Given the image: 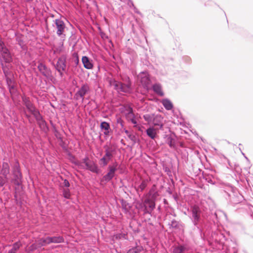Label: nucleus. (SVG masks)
I'll return each mask as SVG.
<instances>
[{
	"instance_id": "33",
	"label": "nucleus",
	"mask_w": 253,
	"mask_h": 253,
	"mask_svg": "<svg viewBox=\"0 0 253 253\" xmlns=\"http://www.w3.org/2000/svg\"><path fill=\"white\" fill-rule=\"evenodd\" d=\"M154 117V115L145 114L143 116V118L146 122L149 123L153 121Z\"/></svg>"
},
{
	"instance_id": "2",
	"label": "nucleus",
	"mask_w": 253,
	"mask_h": 253,
	"mask_svg": "<svg viewBox=\"0 0 253 253\" xmlns=\"http://www.w3.org/2000/svg\"><path fill=\"white\" fill-rule=\"evenodd\" d=\"M109 84L111 86H113L114 89L119 92H129L130 91V84H123L121 82L117 81L114 79L109 80Z\"/></svg>"
},
{
	"instance_id": "7",
	"label": "nucleus",
	"mask_w": 253,
	"mask_h": 253,
	"mask_svg": "<svg viewBox=\"0 0 253 253\" xmlns=\"http://www.w3.org/2000/svg\"><path fill=\"white\" fill-rule=\"evenodd\" d=\"M12 61V57L9 49L5 46L0 49V64L9 63Z\"/></svg>"
},
{
	"instance_id": "24",
	"label": "nucleus",
	"mask_w": 253,
	"mask_h": 253,
	"mask_svg": "<svg viewBox=\"0 0 253 253\" xmlns=\"http://www.w3.org/2000/svg\"><path fill=\"white\" fill-rule=\"evenodd\" d=\"M154 91L161 96H164V94L162 89V86L160 84H156L153 86Z\"/></svg>"
},
{
	"instance_id": "1",
	"label": "nucleus",
	"mask_w": 253,
	"mask_h": 253,
	"mask_svg": "<svg viewBox=\"0 0 253 253\" xmlns=\"http://www.w3.org/2000/svg\"><path fill=\"white\" fill-rule=\"evenodd\" d=\"M151 198H147L143 203L144 213L151 214L155 208V200L158 196V193L151 189L149 192Z\"/></svg>"
},
{
	"instance_id": "28",
	"label": "nucleus",
	"mask_w": 253,
	"mask_h": 253,
	"mask_svg": "<svg viewBox=\"0 0 253 253\" xmlns=\"http://www.w3.org/2000/svg\"><path fill=\"white\" fill-rule=\"evenodd\" d=\"M21 245L19 242H16L13 244L12 248L8 251L7 253H16V251L20 248Z\"/></svg>"
},
{
	"instance_id": "49",
	"label": "nucleus",
	"mask_w": 253,
	"mask_h": 253,
	"mask_svg": "<svg viewBox=\"0 0 253 253\" xmlns=\"http://www.w3.org/2000/svg\"><path fill=\"white\" fill-rule=\"evenodd\" d=\"M33 0H25L26 2H30L32 1Z\"/></svg>"
},
{
	"instance_id": "4",
	"label": "nucleus",
	"mask_w": 253,
	"mask_h": 253,
	"mask_svg": "<svg viewBox=\"0 0 253 253\" xmlns=\"http://www.w3.org/2000/svg\"><path fill=\"white\" fill-rule=\"evenodd\" d=\"M64 239L62 236L47 237L45 238L40 239L38 242L39 247L44 246L50 243H61Z\"/></svg>"
},
{
	"instance_id": "10",
	"label": "nucleus",
	"mask_w": 253,
	"mask_h": 253,
	"mask_svg": "<svg viewBox=\"0 0 253 253\" xmlns=\"http://www.w3.org/2000/svg\"><path fill=\"white\" fill-rule=\"evenodd\" d=\"M192 217L191 219L194 225L197 226L200 219L201 211L197 206H194L192 207Z\"/></svg>"
},
{
	"instance_id": "40",
	"label": "nucleus",
	"mask_w": 253,
	"mask_h": 253,
	"mask_svg": "<svg viewBox=\"0 0 253 253\" xmlns=\"http://www.w3.org/2000/svg\"><path fill=\"white\" fill-rule=\"evenodd\" d=\"M63 185L65 188H68L70 186L69 182L67 179H65L63 182Z\"/></svg>"
},
{
	"instance_id": "17",
	"label": "nucleus",
	"mask_w": 253,
	"mask_h": 253,
	"mask_svg": "<svg viewBox=\"0 0 253 253\" xmlns=\"http://www.w3.org/2000/svg\"><path fill=\"white\" fill-rule=\"evenodd\" d=\"M82 61L84 66L87 69H91L93 68V64L92 60H90L89 58L86 56H83Z\"/></svg>"
},
{
	"instance_id": "50",
	"label": "nucleus",
	"mask_w": 253,
	"mask_h": 253,
	"mask_svg": "<svg viewBox=\"0 0 253 253\" xmlns=\"http://www.w3.org/2000/svg\"><path fill=\"white\" fill-rule=\"evenodd\" d=\"M32 247L33 248H35V247H34V245H32Z\"/></svg>"
},
{
	"instance_id": "44",
	"label": "nucleus",
	"mask_w": 253,
	"mask_h": 253,
	"mask_svg": "<svg viewBox=\"0 0 253 253\" xmlns=\"http://www.w3.org/2000/svg\"><path fill=\"white\" fill-rule=\"evenodd\" d=\"M64 71H58V73H59V75H60V76L61 77H62L63 76V72Z\"/></svg>"
},
{
	"instance_id": "47",
	"label": "nucleus",
	"mask_w": 253,
	"mask_h": 253,
	"mask_svg": "<svg viewBox=\"0 0 253 253\" xmlns=\"http://www.w3.org/2000/svg\"><path fill=\"white\" fill-rule=\"evenodd\" d=\"M208 182L209 183H210L212 184H214V182H213V181H212L211 179H209V180H208Z\"/></svg>"
},
{
	"instance_id": "30",
	"label": "nucleus",
	"mask_w": 253,
	"mask_h": 253,
	"mask_svg": "<svg viewBox=\"0 0 253 253\" xmlns=\"http://www.w3.org/2000/svg\"><path fill=\"white\" fill-rule=\"evenodd\" d=\"M167 143L171 148H174L175 146V141L171 136H168L167 138Z\"/></svg>"
},
{
	"instance_id": "38",
	"label": "nucleus",
	"mask_w": 253,
	"mask_h": 253,
	"mask_svg": "<svg viewBox=\"0 0 253 253\" xmlns=\"http://www.w3.org/2000/svg\"><path fill=\"white\" fill-rule=\"evenodd\" d=\"M5 78H6V84L7 85H9V84H15L14 80L13 79H12L11 78H10L9 77H6Z\"/></svg>"
},
{
	"instance_id": "29",
	"label": "nucleus",
	"mask_w": 253,
	"mask_h": 253,
	"mask_svg": "<svg viewBox=\"0 0 253 253\" xmlns=\"http://www.w3.org/2000/svg\"><path fill=\"white\" fill-rule=\"evenodd\" d=\"M147 185V181L146 180H143L139 186L137 188H135V189L138 192L139 191V190L140 192H142L143 190L146 187Z\"/></svg>"
},
{
	"instance_id": "16",
	"label": "nucleus",
	"mask_w": 253,
	"mask_h": 253,
	"mask_svg": "<svg viewBox=\"0 0 253 253\" xmlns=\"http://www.w3.org/2000/svg\"><path fill=\"white\" fill-rule=\"evenodd\" d=\"M159 128H154L153 126H150L146 130L147 135L152 139H155L157 136Z\"/></svg>"
},
{
	"instance_id": "5",
	"label": "nucleus",
	"mask_w": 253,
	"mask_h": 253,
	"mask_svg": "<svg viewBox=\"0 0 253 253\" xmlns=\"http://www.w3.org/2000/svg\"><path fill=\"white\" fill-rule=\"evenodd\" d=\"M22 99L24 104L26 106L29 112L34 115L35 118H37V119L41 118L40 112L36 108L34 104L31 102L29 98L26 96H23Z\"/></svg>"
},
{
	"instance_id": "14",
	"label": "nucleus",
	"mask_w": 253,
	"mask_h": 253,
	"mask_svg": "<svg viewBox=\"0 0 253 253\" xmlns=\"http://www.w3.org/2000/svg\"><path fill=\"white\" fill-rule=\"evenodd\" d=\"M91 160H89L88 157H86L84 158L82 161H76L74 162V164L78 166L80 168L86 169L88 167L90 162Z\"/></svg>"
},
{
	"instance_id": "36",
	"label": "nucleus",
	"mask_w": 253,
	"mask_h": 253,
	"mask_svg": "<svg viewBox=\"0 0 253 253\" xmlns=\"http://www.w3.org/2000/svg\"><path fill=\"white\" fill-rule=\"evenodd\" d=\"M72 56H73V58L74 59V62H75V65H77L79 64V62L78 54L77 53L74 52V53H73Z\"/></svg>"
},
{
	"instance_id": "8",
	"label": "nucleus",
	"mask_w": 253,
	"mask_h": 253,
	"mask_svg": "<svg viewBox=\"0 0 253 253\" xmlns=\"http://www.w3.org/2000/svg\"><path fill=\"white\" fill-rule=\"evenodd\" d=\"M56 29V34L58 37L64 38L65 36L64 34L66 25L65 23L60 19H56L54 20Z\"/></svg>"
},
{
	"instance_id": "46",
	"label": "nucleus",
	"mask_w": 253,
	"mask_h": 253,
	"mask_svg": "<svg viewBox=\"0 0 253 253\" xmlns=\"http://www.w3.org/2000/svg\"><path fill=\"white\" fill-rule=\"evenodd\" d=\"M133 8L135 12L137 13H139V12L138 11L137 9L135 6L133 7Z\"/></svg>"
},
{
	"instance_id": "25",
	"label": "nucleus",
	"mask_w": 253,
	"mask_h": 253,
	"mask_svg": "<svg viewBox=\"0 0 253 253\" xmlns=\"http://www.w3.org/2000/svg\"><path fill=\"white\" fill-rule=\"evenodd\" d=\"M9 172V167L7 163H3L2 164V169L1 170V173L6 178L7 175Z\"/></svg>"
},
{
	"instance_id": "15",
	"label": "nucleus",
	"mask_w": 253,
	"mask_h": 253,
	"mask_svg": "<svg viewBox=\"0 0 253 253\" xmlns=\"http://www.w3.org/2000/svg\"><path fill=\"white\" fill-rule=\"evenodd\" d=\"M164 118L161 115H156L153 119V124L154 126L159 127V129H162L164 126Z\"/></svg>"
},
{
	"instance_id": "41",
	"label": "nucleus",
	"mask_w": 253,
	"mask_h": 253,
	"mask_svg": "<svg viewBox=\"0 0 253 253\" xmlns=\"http://www.w3.org/2000/svg\"><path fill=\"white\" fill-rule=\"evenodd\" d=\"M117 122L118 124H120L121 126L123 127L124 126V122L123 121L121 118L117 119Z\"/></svg>"
},
{
	"instance_id": "42",
	"label": "nucleus",
	"mask_w": 253,
	"mask_h": 253,
	"mask_svg": "<svg viewBox=\"0 0 253 253\" xmlns=\"http://www.w3.org/2000/svg\"><path fill=\"white\" fill-rule=\"evenodd\" d=\"M4 183H5L4 180H3L2 179H0V187H2L4 185Z\"/></svg>"
},
{
	"instance_id": "39",
	"label": "nucleus",
	"mask_w": 253,
	"mask_h": 253,
	"mask_svg": "<svg viewBox=\"0 0 253 253\" xmlns=\"http://www.w3.org/2000/svg\"><path fill=\"white\" fill-rule=\"evenodd\" d=\"M241 201V198L240 197H238L237 199L236 198H234L233 197H232L231 199V201L233 203V204H237V203H239L240 201Z\"/></svg>"
},
{
	"instance_id": "18",
	"label": "nucleus",
	"mask_w": 253,
	"mask_h": 253,
	"mask_svg": "<svg viewBox=\"0 0 253 253\" xmlns=\"http://www.w3.org/2000/svg\"><path fill=\"white\" fill-rule=\"evenodd\" d=\"M100 128L104 135L108 136L111 130L110 124L106 122H103L100 124Z\"/></svg>"
},
{
	"instance_id": "12",
	"label": "nucleus",
	"mask_w": 253,
	"mask_h": 253,
	"mask_svg": "<svg viewBox=\"0 0 253 253\" xmlns=\"http://www.w3.org/2000/svg\"><path fill=\"white\" fill-rule=\"evenodd\" d=\"M66 55H62L57 60V63L55 66L57 71H65L66 68Z\"/></svg>"
},
{
	"instance_id": "26",
	"label": "nucleus",
	"mask_w": 253,
	"mask_h": 253,
	"mask_svg": "<svg viewBox=\"0 0 253 253\" xmlns=\"http://www.w3.org/2000/svg\"><path fill=\"white\" fill-rule=\"evenodd\" d=\"M170 226L174 229L180 230L182 228V225L178 221L172 220L171 222Z\"/></svg>"
},
{
	"instance_id": "31",
	"label": "nucleus",
	"mask_w": 253,
	"mask_h": 253,
	"mask_svg": "<svg viewBox=\"0 0 253 253\" xmlns=\"http://www.w3.org/2000/svg\"><path fill=\"white\" fill-rule=\"evenodd\" d=\"M41 118H40L39 119H37V118H36V119L37 121L38 124L39 125L40 127L44 128L46 126V123L43 120L42 117L41 115Z\"/></svg>"
},
{
	"instance_id": "32",
	"label": "nucleus",
	"mask_w": 253,
	"mask_h": 253,
	"mask_svg": "<svg viewBox=\"0 0 253 253\" xmlns=\"http://www.w3.org/2000/svg\"><path fill=\"white\" fill-rule=\"evenodd\" d=\"M63 195L64 198L66 199H70L71 194L70 190L68 188H64L63 190Z\"/></svg>"
},
{
	"instance_id": "9",
	"label": "nucleus",
	"mask_w": 253,
	"mask_h": 253,
	"mask_svg": "<svg viewBox=\"0 0 253 253\" xmlns=\"http://www.w3.org/2000/svg\"><path fill=\"white\" fill-rule=\"evenodd\" d=\"M89 91V87L87 84H83L74 95V99L78 100L82 99V102L84 100V96Z\"/></svg>"
},
{
	"instance_id": "21",
	"label": "nucleus",
	"mask_w": 253,
	"mask_h": 253,
	"mask_svg": "<svg viewBox=\"0 0 253 253\" xmlns=\"http://www.w3.org/2000/svg\"><path fill=\"white\" fill-rule=\"evenodd\" d=\"M163 105L167 110H170L173 108V105L171 102L168 99H164L161 101Z\"/></svg>"
},
{
	"instance_id": "48",
	"label": "nucleus",
	"mask_w": 253,
	"mask_h": 253,
	"mask_svg": "<svg viewBox=\"0 0 253 253\" xmlns=\"http://www.w3.org/2000/svg\"><path fill=\"white\" fill-rule=\"evenodd\" d=\"M130 139H132V137L133 136H132L130 133L128 134V135H127Z\"/></svg>"
},
{
	"instance_id": "13",
	"label": "nucleus",
	"mask_w": 253,
	"mask_h": 253,
	"mask_svg": "<svg viewBox=\"0 0 253 253\" xmlns=\"http://www.w3.org/2000/svg\"><path fill=\"white\" fill-rule=\"evenodd\" d=\"M38 69L40 73L46 78H49L51 76V70L45 64L40 63L38 64Z\"/></svg>"
},
{
	"instance_id": "23",
	"label": "nucleus",
	"mask_w": 253,
	"mask_h": 253,
	"mask_svg": "<svg viewBox=\"0 0 253 253\" xmlns=\"http://www.w3.org/2000/svg\"><path fill=\"white\" fill-rule=\"evenodd\" d=\"M87 169L96 173H98L99 172V169H98L97 166L92 161L90 162V164Z\"/></svg>"
},
{
	"instance_id": "35",
	"label": "nucleus",
	"mask_w": 253,
	"mask_h": 253,
	"mask_svg": "<svg viewBox=\"0 0 253 253\" xmlns=\"http://www.w3.org/2000/svg\"><path fill=\"white\" fill-rule=\"evenodd\" d=\"M109 161H108V159L104 156L100 160V164L103 166H106L108 164Z\"/></svg>"
},
{
	"instance_id": "27",
	"label": "nucleus",
	"mask_w": 253,
	"mask_h": 253,
	"mask_svg": "<svg viewBox=\"0 0 253 253\" xmlns=\"http://www.w3.org/2000/svg\"><path fill=\"white\" fill-rule=\"evenodd\" d=\"M1 65L5 78L10 76L9 66L4 64H1Z\"/></svg>"
},
{
	"instance_id": "19",
	"label": "nucleus",
	"mask_w": 253,
	"mask_h": 253,
	"mask_svg": "<svg viewBox=\"0 0 253 253\" xmlns=\"http://www.w3.org/2000/svg\"><path fill=\"white\" fill-rule=\"evenodd\" d=\"M126 118L128 121L131 122L135 126L137 125V122L135 119V115L133 113L132 108H129L128 113L126 115Z\"/></svg>"
},
{
	"instance_id": "3",
	"label": "nucleus",
	"mask_w": 253,
	"mask_h": 253,
	"mask_svg": "<svg viewBox=\"0 0 253 253\" xmlns=\"http://www.w3.org/2000/svg\"><path fill=\"white\" fill-rule=\"evenodd\" d=\"M119 165L117 162H114L108 167V172L103 176L101 179L102 182L107 183L111 180L115 175V172L119 169Z\"/></svg>"
},
{
	"instance_id": "22",
	"label": "nucleus",
	"mask_w": 253,
	"mask_h": 253,
	"mask_svg": "<svg viewBox=\"0 0 253 253\" xmlns=\"http://www.w3.org/2000/svg\"><path fill=\"white\" fill-rule=\"evenodd\" d=\"M143 250V248L142 246H138L136 244L135 247H133L129 249L127 252V253H140Z\"/></svg>"
},
{
	"instance_id": "51",
	"label": "nucleus",
	"mask_w": 253,
	"mask_h": 253,
	"mask_svg": "<svg viewBox=\"0 0 253 253\" xmlns=\"http://www.w3.org/2000/svg\"><path fill=\"white\" fill-rule=\"evenodd\" d=\"M126 253H127V252Z\"/></svg>"
},
{
	"instance_id": "43",
	"label": "nucleus",
	"mask_w": 253,
	"mask_h": 253,
	"mask_svg": "<svg viewBox=\"0 0 253 253\" xmlns=\"http://www.w3.org/2000/svg\"><path fill=\"white\" fill-rule=\"evenodd\" d=\"M128 4L130 6H133V7H134V4H133V2H132V1H131V0H129V1L128 3Z\"/></svg>"
},
{
	"instance_id": "20",
	"label": "nucleus",
	"mask_w": 253,
	"mask_h": 253,
	"mask_svg": "<svg viewBox=\"0 0 253 253\" xmlns=\"http://www.w3.org/2000/svg\"><path fill=\"white\" fill-rule=\"evenodd\" d=\"M188 251L187 247L185 245H179L175 246L173 249V253H184Z\"/></svg>"
},
{
	"instance_id": "34",
	"label": "nucleus",
	"mask_w": 253,
	"mask_h": 253,
	"mask_svg": "<svg viewBox=\"0 0 253 253\" xmlns=\"http://www.w3.org/2000/svg\"><path fill=\"white\" fill-rule=\"evenodd\" d=\"M104 157H105V158H106L108 161H110L113 157L112 152L108 149H106L105 150V154Z\"/></svg>"
},
{
	"instance_id": "6",
	"label": "nucleus",
	"mask_w": 253,
	"mask_h": 253,
	"mask_svg": "<svg viewBox=\"0 0 253 253\" xmlns=\"http://www.w3.org/2000/svg\"><path fill=\"white\" fill-rule=\"evenodd\" d=\"M12 173L13 178L12 179V182L16 185H20L22 183V175L18 163H16L15 165Z\"/></svg>"
},
{
	"instance_id": "37",
	"label": "nucleus",
	"mask_w": 253,
	"mask_h": 253,
	"mask_svg": "<svg viewBox=\"0 0 253 253\" xmlns=\"http://www.w3.org/2000/svg\"><path fill=\"white\" fill-rule=\"evenodd\" d=\"M8 87L10 93L14 92L16 90L15 84L8 85Z\"/></svg>"
},
{
	"instance_id": "11",
	"label": "nucleus",
	"mask_w": 253,
	"mask_h": 253,
	"mask_svg": "<svg viewBox=\"0 0 253 253\" xmlns=\"http://www.w3.org/2000/svg\"><path fill=\"white\" fill-rule=\"evenodd\" d=\"M140 82L144 88L148 89L149 87L150 80L147 72H141L138 76Z\"/></svg>"
},
{
	"instance_id": "45",
	"label": "nucleus",
	"mask_w": 253,
	"mask_h": 253,
	"mask_svg": "<svg viewBox=\"0 0 253 253\" xmlns=\"http://www.w3.org/2000/svg\"><path fill=\"white\" fill-rule=\"evenodd\" d=\"M124 131L125 132V133L127 135H128V134L130 133L128 131V130H127V129H124Z\"/></svg>"
}]
</instances>
